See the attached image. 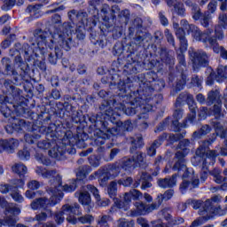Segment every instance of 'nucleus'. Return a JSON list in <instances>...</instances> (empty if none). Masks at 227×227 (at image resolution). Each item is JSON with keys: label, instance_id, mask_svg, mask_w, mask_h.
Here are the masks:
<instances>
[{"label": "nucleus", "instance_id": "1", "mask_svg": "<svg viewBox=\"0 0 227 227\" xmlns=\"http://www.w3.org/2000/svg\"><path fill=\"white\" fill-rule=\"evenodd\" d=\"M141 88H145V84H142ZM119 91L117 96L109 100L115 116H121V113L127 116H134L139 113V120L146 118V113H150L153 106L150 103V98H144L142 93L145 90L143 89L130 92L129 96L127 95V87L123 83V87Z\"/></svg>", "mask_w": 227, "mask_h": 227}, {"label": "nucleus", "instance_id": "2", "mask_svg": "<svg viewBox=\"0 0 227 227\" xmlns=\"http://www.w3.org/2000/svg\"><path fill=\"white\" fill-rule=\"evenodd\" d=\"M51 23L53 26H59V29L54 32H45L42 29H36L34 32V38L37 40V47L43 49L44 47H54V43H58L64 51H70L72 47V37L70 35L74 31H81V26L75 27L74 22H65L61 25V16L59 14H54L51 17Z\"/></svg>", "mask_w": 227, "mask_h": 227}, {"label": "nucleus", "instance_id": "3", "mask_svg": "<svg viewBox=\"0 0 227 227\" xmlns=\"http://www.w3.org/2000/svg\"><path fill=\"white\" fill-rule=\"evenodd\" d=\"M106 114L107 116L108 121L111 123H115L117 126L115 128H106L105 129L106 132L102 131L100 129H95L90 131L91 144L96 146H102L106 145V141L111 137V136H119L120 130H127L129 132L134 129V124L130 121H125L124 122L118 121L120 116L114 114V110L106 109Z\"/></svg>", "mask_w": 227, "mask_h": 227}, {"label": "nucleus", "instance_id": "4", "mask_svg": "<svg viewBox=\"0 0 227 227\" xmlns=\"http://www.w3.org/2000/svg\"><path fill=\"white\" fill-rule=\"evenodd\" d=\"M173 27L176 29V38L179 39L180 46L179 51L180 52L177 53V60L178 66L176 67L177 72L182 74V79H180L176 85V91H182L184 90V86H185L186 76L184 74L187 70V62H185V55L184 52H187V48L189 47V43H187V38H185V30L180 27L178 23H173Z\"/></svg>", "mask_w": 227, "mask_h": 227}, {"label": "nucleus", "instance_id": "5", "mask_svg": "<svg viewBox=\"0 0 227 227\" xmlns=\"http://www.w3.org/2000/svg\"><path fill=\"white\" fill-rule=\"evenodd\" d=\"M187 204L192 207L194 210H198V208H200L199 214L200 215H202V217L193 221L190 227L201 226V224L206 223V221L212 219L214 215H221V206L214 207L210 200H207L204 202L201 200H188Z\"/></svg>", "mask_w": 227, "mask_h": 227}, {"label": "nucleus", "instance_id": "6", "mask_svg": "<svg viewBox=\"0 0 227 227\" xmlns=\"http://www.w3.org/2000/svg\"><path fill=\"white\" fill-rule=\"evenodd\" d=\"M2 65L4 67L6 74L12 75L16 82L24 80L26 75H27V72H29V66L27 63L24 62L20 55L15 57L13 67H12V59L6 57L2 59Z\"/></svg>", "mask_w": 227, "mask_h": 227}, {"label": "nucleus", "instance_id": "7", "mask_svg": "<svg viewBox=\"0 0 227 227\" xmlns=\"http://www.w3.org/2000/svg\"><path fill=\"white\" fill-rule=\"evenodd\" d=\"M31 45L32 47L27 43H24L22 45V51H24V57L26 59L32 56L35 51H38V49L40 51H43V49H47V47H49V49L51 51L48 56V61H50L51 65H56V63H58V59L63 56V51H61V49H59L60 46L58 44V43H54L51 47L47 45L43 46L44 48H40L38 47V40H36V43L31 42Z\"/></svg>", "mask_w": 227, "mask_h": 227}, {"label": "nucleus", "instance_id": "8", "mask_svg": "<svg viewBox=\"0 0 227 227\" xmlns=\"http://www.w3.org/2000/svg\"><path fill=\"white\" fill-rule=\"evenodd\" d=\"M88 139V135L86 133H78L76 136H74V133H72L71 130H67L64 133L63 138H60V145L59 144V146H65L66 153H64V160L67 159V156L65 155L67 152L68 153H75V148L67 147V146H74L76 145L78 148H84L85 143Z\"/></svg>", "mask_w": 227, "mask_h": 227}, {"label": "nucleus", "instance_id": "9", "mask_svg": "<svg viewBox=\"0 0 227 227\" xmlns=\"http://www.w3.org/2000/svg\"><path fill=\"white\" fill-rule=\"evenodd\" d=\"M3 91L4 95H0V104L2 106H6V104H12V106L15 108V111H19V107L21 106H15V103L19 101L20 93L22 90L13 85L12 80H4Z\"/></svg>", "mask_w": 227, "mask_h": 227}, {"label": "nucleus", "instance_id": "10", "mask_svg": "<svg viewBox=\"0 0 227 227\" xmlns=\"http://www.w3.org/2000/svg\"><path fill=\"white\" fill-rule=\"evenodd\" d=\"M59 145H61V138L59 137L48 138L47 140H42L37 143V146L38 148H41V150H49V148L52 146L49 151L50 157H52V159H56L57 160H65L67 148Z\"/></svg>", "mask_w": 227, "mask_h": 227}, {"label": "nucleus", "instance_id": "11", "mask_svg": "<svg viewBox=\"0 0 227 227\" xmlns=\"http://www.w3.org/2000/svg\"><path fill=\"white\" fill-rule=\"evenodd\" d=\"M77 184H79L77 179H73L69 184H65L63 186L62 177L57 175L53 179L50 181V186L47 189L48 194L51 196H55V198H59V193L64 196V192H74L77 189Z\"/></svg>", "mask_w": 227, "mask_h": 227}, {"label": "nucleus", "instance_id": "12", "mask_svg": "<svg viewBox=\"0 0 227 227\" xmlns=\"http://www.w3.org/2000/svg\"><path fill=\"white\" fill-rule=\"evenodd\" d=\"M147 79H149L146 82L142 81L139 83V89L143 90L144 93H141L144 98H150V102H152V95L153 91H160L161 90H164V86H166V82L162 79L157 80V74L155 72H150L147 74ZM145 84L144 88H141Z\"/></svg>", "mask_w": 227, "mask_h": 227}, {"label": "nucleus", "instance_id": "13", "mask_svg": "<svg viewBox=\"0 0 227 227\" xmlns=\"http://www.w3.org/2000/svg\"><path fill=\"white\" fill-rule=\"evenodd\" d=\"M180 25L188 34H192V36L197 40V42H202L203 43H210L215 45V38L210 37L212 30H206L201 32L198 27L193 24H189L187 20H182Z\"/></svg>", "mask_w": 227, "mask_h": 227}, {"label": "nucleus", "instance_id": "14", "mask_svg": "<svg viewBox=\"0 0 227 227\" xmlns=\"http://www.w3.org/2000/svg\"><path fill=\"white\" fill-rule=\"evenodd\" d=\"M184 102L187 103L191 113L187 116V119L184 121V124H181L180 127H187V123H194L196 120V109H198L192 94H189L188 92H182L176 98V107L182 106Z\"/></svg>", "mask_w": 227, "mask_h": 227}, {"label": "nucleus", "instance_id": "15", "mask_svg": "<svg viewBox=\"0 0 227 227\" xmlns=\"http://www.w3.org/2000/svg\"><path fill=\"white\" fill-rule=\"evenodd\" d=\"M81 215V206L77 203L73 205H63L60 211L54 214V221L56 224H63L65 223V215Z\"/></svg>", "mask_w": 227, "mask_h": 227}, {"label": "nucleus", "instance_id": "16", "mask_svg": "<svg viewBox=\"0 0 227 227\" xmlns=\"http://www.w3.org/2000/svg\"><path fill=\"white\" fill-rule=\"evenodd\" d=\"M63 200V194L59 193V197H56L55 195H51V197L49 199L45 197H41L38 199L34 200L30 207L32 210H40V208H43V210H47V208L51 207H55V205H58L59 201Z\"/></svg>", "mask_w": 227, "mask_h": 227}, {"label": "nucleus", "instance_id": "17", "mask_svg": "<svg viewBox=\"0 0 227 227\" xmlns=\"http://www.w3.org/2000/svg\"><path fill=\"white\" fill-rule=\"evenodd\" d=\"M223 27L220 26H215V35H212V33H214V29H207V31H212L210 34V38H215V44H210L215 54H220L221 58L223 59H227V51L224 49V47L220 46L219 43H217V40H223L224 39V31Z\"/></svg>", "mask_w": 227, "mask_h": 227}, {"label": "nucleus", "instance_id": "18", "mask_svg": "<svg viewBox=\"0 0 227 227\" xmlns=\"http://www.w3.org/2000/svg\"><path fill=\"white\" fill-rule=\"evenodd\" d=\"M136 168V163H134L133 158L124 157L121 160L108 165V171L109 173H113L114 176H118L121 169H124V171H130Z\"/></svg>", "mask_w": 227, "mask_h": 227}, {"label": "nucleus", "instance_id": "19", "mask_svg": "<svg viewBox=\"0 0 227 227\" xmlns=\"http://www.w3.org/2000/svg\"><path fill=\"white\" fill-rule=\"evenodd\" d=\"M190 59L192 63L193 68H200V67H207L208 65V55L202 50L191 49L188 51Z\"/></svg>", "mask_w": 227, "mask_h": 227}, {"label": "nucleus", "instance_id": "20", "mask_svg": "<svg viewBox=\"0 0 227 227\" xmlns=\"http://www.w3.org/2000/svg\"><path fill=\"white\" fill-rule=\"evenodd\" d=\"M135 209H131L129 212V215L131 217H137V215H147V214H151L153 210L159 209V205L155 204V202L152 204H145L143 201H137L134 203Z\"/></svg>", "mask_w": 227, "mask_h": 227}, {"label": "nucleus", "instance_id": "21", "mask_svg": "<svg viewBox=\"0 0 227 227\" xmlns=\"http://www.w3.org/2000/svg\"><path fill=\"white\" fill-rule=\"evenodd\" d=\"M20 214V208L17 207H9L4 211V219H0L1 227L8 226V227H15L17 223L19 222V218L17 215Z\"/></svg>", "mask_w": 227, "mask_h": 227}, {"label": "nucleus", "instance_id": "22", "mask_svg": "<svg viewBox=\"0 0 227 227\" xmlns=\"http://www.w3.org/2000/svg\"><path fill=\"white\" fill-rule=\"evenodd\" d=\"M176 159H177V160L173 166V170L178 171V175L183 178H189V168H187V165H185V154L177 152L176 153Z\"/></svg>", "mask_w": 227, "mask_h": 227}, {"label": "nucleus", "instance_id": "23", "mask_svg": "<svg viewBox=\"0 0 227 227\" xmlns=\"http://www.w3.org/2000/svg\"><path fill=\"white\" fill-rule=\"evenodd\" d=\"M100 111H104V114H91L88 115L89 121L90 123H100V125H106V120H109L107 118V115L106 114V109H108L109 111H113V106H111V102L105 101L100 106Z\"/></svg>", "mask_w": 227, "mask_h": 227}, {"label": "nucleus", "instance_id": "24", "mask_svg": "<svg viewBox=\"0 0 227 227\" xmlns=\"http://www.w3.org/2000/svg\"><path fill=\"white\" fill-rule=\"evenodd\" d=\"M12 169L13 173H16V175H19L20 179L14 180L13 184L14 185H18L20 187H22L26 184V180H27V167L24 165V163H16L12 167Z\"/></svg>", "mask_w": 227, "mask_h": 227}, {"label": "nucleus", "instance_id": "25", "mask_svg": "<svg viewBox=\"0 0 227 227\" xmlns=\"http://www.w3.org/2000/svg\"><path fill=\"white\" fill-rule=\"evenodd\" d=\"M66 221L69 223V224H91L95 221V216L90 214L79 215L78 217H75V215H68L66 218Z\"/></svg>", "mask_w": 227, "mask_h": 227}, {"label": "nucleus", "instance_id": "26", "mask_svg": "<svg viewBox=\"0 0 227 227\" xmlns=\"http://www.w3.org/2000/svg\"><path fill=\"white\" fill-rule=\"evenodd\" d=\"M8 121L12 125H7L4 127L7 134H13V130H16V132H20V130L26 127V121L22 119L10 117Z\"/></svg>", "mask_w": 227, "mask_h": 227}, {"label": "nucleus", "instance_id": "27", "mask_svg": "<svg viewBox=\"0 0 227 227\" xmlns=\"http://www.w3.org/2000/svg\"><path fill=\"white\" fill-rule=\"evenodd\" d=\"M150 180H152V176L148 174L147 172H142V174L137 177L134 184L133 188L137 189L139 185H141L142 191H146V189H150L152 187V183H150Z\"/></svg>", "mask_w": 227, "mask_h": 227}, {"label": "nucleus", "instance_id": "28", "mask_svg": "<svg viewBox=\"0 0 227 227\" xmlns=\"http://www.w3.org/2000/svg\"><path fill=\"white\" fill-rule=\"evenodd\" d=\"M19 147V140L15 138L0 140V153L7 152V153H13L15 149Z\"/></svg>", "mask_w": 227, "mask_h": 227}, {"label": "nucleus", "instance_id": "29", "mask_svg": "<svg viewBox=\"0 0 227 227\" xmlns=\"http://www.w3.org/2000/svg\"><path fill=\"white\" fill-rule=\"evenodd\" d=\"M166 139H168V135L163 133L158 139L154 140L152 145L147 146V155H149V157H153L157 153V148H159Z\"/></svg>", "mask_w": 227, "mask_h": 227}, {"label": "nucleus", "instance_id": "30", "mask_svg": "<svg viewBox=\"0 0 227 227\" xmlns=\"http://www.w3.org/2000/svg\"><path fill=\"white\" fill-rule=\"evenodd\" d=\"M153 4H160V0H151ZM168 6H173L175 11L178 13V15H184L185 13V8H184V4L178 0H165Z\"/></svg>", "mask_w": 227, "mask_h": 227}, {"label": "nucleus", "instance_id": "31", "mask_svg": "<svg viewBox=\"0 0 227 227\" xmlns=\"http://www.w3.org/2000/svg\"><path fill=\"white\" fill-rule=\"evenodd\" d=\"M88 185H85L82 187V192H75V196H78L79 201L83 205L84 207H87V212H90V204L91 203V196L90 195V192H88V188H86Z\"/></svg>", "mask_w": 227, "mask_h": 227}, {"label": "nucleus", "instance_id": "32", "mask_svg": "<svg viewBox=\"0 0 227 227\" xmlns=\"http://www.w3.org/2000/svg\"><path fill=\"white\" fill-rule=\"evenodd\" d=\"M86 189H88L89 192H91V194H93L99 207H107V205H109V199H100V193L98 192V189L93 186V184H87Z\"/></svg>", "mask_w": 227, "mask_h": 227}, {"label": "nucleus", "instance_id": "33", "mask_svg": "<svg viewBox=\"0 0 227 227\" xmlns=\"http://www.w3.org/2000/svg\"><path fill=\"white\" fill-rule=\"evenodd\" d=\"M177 177L178 175L174 174L170 177L158 179V185L161 189H171L172 187H175V185H176Z\"/></svg>", "mask_w": 227, "mask_h": 227}, {"label": "nucleus", "instance_id": "34", "mask_svg": "<svg viewBox=\"0 0 227 227\" xmlns=\"http://www.w3.org/2000/svg\"><path fill=\"white\" fill-rule=\"evenodd\" d=\"M207 155V149L204 145H201L198 147L195 153V156L192 159L193 166H200L201 162L205 160V156Z\"/></svg>", "mask_w": 227, "mask_h": 227}, {"label": "nucleus", "instance_id": "35", "mask_svg": "<svg viewBox=\"0 0 227 227\" xmlns=\"http://www.w3.org/2000/svg\"><path fill=\"white\" fill-rule=\"evenodd\" d=\"M183 3H184L186 6H190L192 8V20H200L201 17H203V13L201 12L200 6L192 3V0H183Z\"/></svg>", "mask_w": 227, "mask_h": 227}, {"label": "nucleus", "instance_id": "36", "mask_svg": "<svg viewBox=\"0 0 227 227\" xmlns=\"http://www.w3.org/2000/svg\"><path fill=\"white\" fill-rule=\"evenodd\" d=\"M91 172V167L90 165H83L76 169V180L78 182H88L86 176Z\"/></svg>", "mask_w": 227, "mask_h": 227}, {"label": "nucleus", "instance_id": "37", "mask_svg": "<svg viewBox=\"0 0 227 227\" xmlns=\"http://www.w3.org/2000/svg\"><path fill=\"white\" fill-rule=\"evenodd\" d=\"M130 201H132V195L129 192H126L124 194L123 200H119L118 199L115 200L114 204L117 208H121V210L127 211L130 208Z\"/></svg>", "mask_w": 227, "mask_h": 227}, {"label": "nucleus", "instance_id": "38", "mask_svg": "<svg viewBox=\"0 0 227 227\" xmlns=\"http://www.w3.org/2000/svg\"><path fill=\"white\" fill-rule=\"evenodd\" d=\"M200 185V179H193L192 182H189L184 180L183 183L180 184V191L182 194H185L187 191H192V189H196Z\"/></svg>", "mask_w": 227, "mask_h": 227}, {"label": "nucleus", "instance_id": "39", "mask_svg": "<svg viewBox=\"0 0 227 227\" xmlns=\"http://www.w3.org/2000/svg\"><path fill=\"white\" fill-rule=\"evenodd\" d=\"M218 155L219 153H217V150H209L207 153H206V156L202 162L203 166H214V164H215V159H217Z\"/></svg>", "mask_w": 227, "mask_h": 227}, {"label": "nucleus", "instance_id": "40", "mask_svg": "<svg viewBox=\"0 0 227 227\" xmlns=\"http://www.w3.org/2000/svg\"><path fill=\"white\" fill-rule=\"evenodd\" d=\"M175 194V190L169 189L167 190L163 194L160 193L157 196L156 201L154 202L155 205H158V208L162 205V201H168L171 200Z\"/></svg>", "mask_w": 227, "mask_h": 227}, {"label": "nucleus", "instance_id": "41", "mask_svg": "<svg viewBox=\"0 0 227 227\" xmlns=\"http://www.w3.org/2000/svg\"><path fill=\"white\" fill-rule=\"evenodd\" d=\"M207 104L208 106L221 104V92H219V90H211L207 93Z\"/></svg>", "mask_w": 227, "mask_h": 227}, {"label": "nucleus", "instance_id": "42", "mask_svg": "<svg viewBox=\"0 0 227 227\" xmlns=\"http://www.w3.org/2000/svg\"><path fill=\"white\" fill-rule=\"evenodd\" d=\"M160 58L162 61V63H165V65H175V58L173 56L169 55V52H168V49L161 48L160 51Z\"/></svg>", "mask_w": 227, "mask_h": 227}, {"label": "nucleus", "instance_id": "43", "mask_svg": "<svg viewBox=\"0 0 227 227\" xmlns=\"http://www.w3.org/2000/svg\"><path fill=\"white\" fill-rule=\"evenodd\" d=\"M35 173L37 175H41V176H43V178H53V176H55L57 171L55 169L48 170L45 168L37 167L35 169Z\"/></svg>", "mask_w": 227, "mask_h": 227}, {"label": "nucleus", "instance_id": "44", "mask_svg": "<svg viewBox=\"0 0 227 227\" xmlns=\"http://www.w3.org/2000/svg\"><path fill=\"white\" fill-rule=\"evenodd\" d=\"M102 170V173L99 174V179H98V182H99V184L104 186V185H106L107 182L109 181V175H112V176L115 177L114 175H113V172H109V166H107L106 168V169H101Z\"/></svg>", "mask_w": 227, "mask_h": 227}, {"label": "nucleus", "instance_id": "45", "mask_svg": "<svg viewBox=\"0 0 227 227\" xmlns=\"http://www.w3.org/2000/svg\"><path fill=\"white\" fill-rule=\"evenodd\" d=\"M200 23L203 27H210V26H212V14L208 13V12H205L200 20Z\"/></svg>", "mask_w": 227, "mask_h": 227}, {"label": "nucleus", "instance_id": "46", "mask_svg": "<svg viewBox=\"0 0 227 227\" xmlns=\"http://www.w3.org/2000/svg\"><path fill=\"white\" fill-rule=\"evenodd\" d=\"M223 79H227V66H219L215 81H217V82H223Z\"/></svg>", "mask_w": 227, "mask_h": 227}, {"label": "nucleus", "instance_id": "47", "mask_svg": "<svg viewBox=\"0 0 227 227\" xmlns=\"http://www.w3.org/2000/svg\"><path fill=\"white\" fill-rule=\"evenodd\" d=\"M116 192H118V184H116L114 181H112L107 187V193L112 200H114V201L117 200Z\"/></svg>", "mask_w": 227, "mask_h": 227}, {"label": "nucleus", "instance_id": "48", "mask_svg": "<svg viewBox=\"0 0 227 227\" xmlns=\"http://www.w3.org/2000/svg\"><path fill=\"white\" fill-rule=\"evenodd\" d=\"M135 166H143L145 164V159H146V154L142 152H137L132 157Z\"/></svg>", "mask_w": 227, "mask_h": 227}, {"label": "nucleus", "instance_id": "49", "mask_svg": "<svg viewBox=\"0 0 227 227\" xmlns=\"http://www.w3.org/2000/svg\"><path fill=\"white\" fill-rule=\"evenodd\" d=\"M210 130H212L210 126L206 124L202 126L199 131H195L192 135V137L194 139H200L201 136H207V134H210Z\"/></svg>", "mask_w": 227, "mask_h": 227}, {"label": "nucleus", "instance_id": "50", "mask_svg": "<svg viewBox=\"0 0 227 227\" xmlns=\"http://www.w3.org/2000/svg\"><path fill=\"white\" fill-rule=\"evenodd\" d=\"M129 141L132 145V147L130 148V153H134V150H136L137 148H141V146H143V137L141 136H138L136 138L130 137Z\"/></svg>", "mask_w": 227, "mask_h": 227}, {"label": "nucleus", "instance_id": "51", "mask_svg": "<svg viewBox=\"0 0 227 227\" xmlns=\"http://www.w3.org/2000/svg\"><path fill=\"white\" fill-rule=\"evenodd\" d=\"M221 173H222L221 169L219 168H214L209 172V175L213 176V180L215 182V184H223V180L224 179V177L221 176Z\"/></svg>", "mask_w": 227, "mask_h": 227}, {"label": "nucleus", "instance_id": "52", "mask_svg": "<svg viewBox=\"0 0 227 227\" xmlns=\"http://www.w3.org/2000/svg\"><path fill=\"white\" fill-rule=\"evenodd\" d=\"M213 113L216 120H222V118L224 117V114H226V112L221 109V104L214 105Z\"/></svg>", "mask_w": 227, "mask_h": 227}, {"label": "nucleus", "instance_id": "53", "mask_svg": "<svg viewBox=\"0 0 227 227\" xmlns=\"http://www.w3.org/2000/svg\"><path fill=\"white\" fill-rule=\"evenodd\" d=\"M173 118L175 121H172L175 127H180V123H178V120H182L184 118V110L177 108L174 111Z\"/></svg>", "mask_w": 227, "mask_h": 227}, {"label": "nucleus", "instance_id": "54", "mask_svg": "<svg viewBox=\"0 0 227 227\" xmlns=\"http://www.w3.org/2000/svg\"><path fill=\"white\" fill-rule=\"evenodd\" d=\"M189 145H191V141L189 139H184L181 140L177 145V148L181 153H184V157L186 153H189V149L187 148V146H189Z\"/></svg>", "mask_w": 227, "mask_h": 227}, {"label": "nucleus", "instance_id": "55", "mask_svg": "<svg viewBox=\"0 0 227 227\" xmlns=\"http://www.w3.org/2000/svg\"><path fill=\"white\" fill-rule=\"evenodd\" d=\"M111 216L109 215H102L98 218V226L99 227H109V220Z\"/></svg>", "mask_w": 227, "mask_h": 227}, {"label": "nucleus", "instance_id": "56", "mask_svg": "<svg viewBox=\"0 0 227 227\" xmlns=\"http://www.w3.org/2000/svg\"><path fill=\"white\" fill-rule=\"evenodd\" d=\"M13 191H17V186L15 185H12V184H0V192H2V194H8V192H12Z\"/></svg>", "mask_w": 227, "mask_h": 227}, {"label": "nucleus", "instance_id": "57", "mask_svg": "<svg viewBox=\"0 0 227 227\" xmlns=\"http://www.w3.org/2000/svg\"><path fill=\"white\" fill-rule=\"evenodd\" d=\"M19 187L20 186H18L16 184V190L11 192V196L12 200H14V201H16L17 203H22V201H24V197H22V195L19 193Z\"/></svg>", "mask_w": 227, "mask_h": 227}, {"label": "nucleus", "instance_id": "58", "mask_svg": "<svg viewBox=\"0 0 227 227\" xmlns=\"http://www.w3.org/2000/svg\"><path fill=\"white\" fill-rule=\"evenodd\" d=\"M117 223H118V227H134V225L136 224L134 220L129 221L125 218L119 219Z\"/></svg>", "mask_w": 227, "mask_h": 227}, {"label": "nucleus", "instance_id": "59", "mask_svg": "<svg viewBox=\"0 0 227 227\" xmlns=\"http://www.w3.org/2000/svg\"><path fill=\"white\" fill-rule=\"evenodd\" d=\"M185 137V132L170 134L168 136V141L170 143H176V141H180V139H184Z\"/></svg>", "mask_w": 227, "mask_h": 227}, {"label": "nucleus", "instance_id": "60", "mask_svg": "<svg viewBox=\"0 0 227 227\" xmlns=\"http://www.w3.org/2000/svg\"><path fill=\"white\" fill-rule=\"evenodd\" d=\"M16 2L17 0H4L2 10H4V12H8V10H12V8L15 6Z\"/></svg>", "mask_w": 227, "mask_h": 227}, {"label": "nucleus", "instance_id": "61", "mask_svg": "<svg viewBox=\"0 0 227 227\" xmlns=\"http://www.w3.org/2000/svg\"><path fill=\"white\" fill-rule=\"evenodd\" d=\"M18 157L20 160H29V157H31V153L27 149H23L18 152Z\"/></svg>", "mask_w": 227, "mask_h": 227}, {"label": "nucleus", "instance_id": "62", "mask_svg": "<svg viewBox=\"0 0 227 227\" xmlns=\"http://www.w3.org/2000/svg\"><path fill=\"white\" fill-rule=\"evenodd\" d=\"M219 21L218 25L220 27H223V29H226L227 27V14L226 13H222L219 15Z\"/></svg>", "mask_w": 227, "mask_h": 227}, {"label": "nucleus", "instance_id": "63", "mask_svg": "<svg viewBox=\"0 0 227 227\" xmlns=\"http://www.w3.org/2000/svg\"><path fill=\"white\" fill-rule=\"evenodd\" d=\"M0 111L4 118H10V116H12V109H10V106H8V105H2L0 107Z\"/></svg>", "mask_w": 227, "mask_h": 227}, {"label": "nucleus", "instance_id": "64", "mask_svg": "<svg viewBox=\"0 0 227 227\" xmlns=\"http://www.w3.org/2000/svg\"><path fill=\"white\" fill-rule=\"evenodd\" d=\"M212 123H213V127H214L217 136L220 137L223 130L224 129V126H223V124L218 121H215Z\"/></svg>", "mask_w": 227, "mask_h": 227}]
</instances>
